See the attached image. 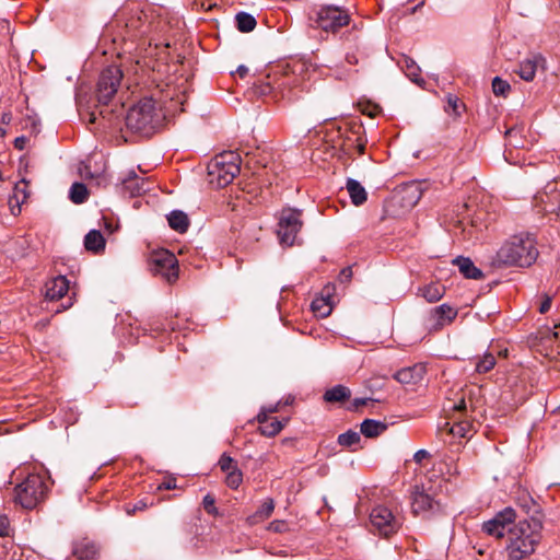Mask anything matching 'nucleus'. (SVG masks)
<instances>
[{"instance_id": "obj_1", "label": "nucleus", "mask_w": 560, "mask_h": 560, "mask_svg": "<svg viewBox=\"0 0 560 560\" xmlns=\"http://www.w3.org/2000/svg\"><path fill=\"white\" fill-rule=\"evenodd\" d=\"M542 521L540 515H533L529 518L518 521L509 530V558L510 560H522L535 551L541 539Z\"/></svg>"}, {"instance_id": "obj_60", "label": "nucleus", "mask_w": 560, "mask_h": 560, "mask_svg": "<svg viewBox=\"0 0 560 560\" xmlns=\"http://www.w3.org/2000/svg\"><path fill=\"white\" fill-rule=\"evenodd\" d=\"M71 304H72V303H71V302H69L67 305H63V306H62V311H63V310L69 308V307L71 306ZM55 312H56V313H60V312H61V310H60V308H57Z\"/></svg>"}, {"instance_id": "obj_45", "label": "nucleus", "mask_w": 560, "mask_h": 560, "mask_svg": "<svg viewBox=\"0 0 560 560\" xmlns=\"http://www.w3.org/2000/svg\"><path fill=\"white\" fill-rule=\"evenodd\" d=\"M369 401H373L371 398H354L352 401V409L358 410L360 407L365 406Z\"/></svg>"}, {"instance_id": "obj_47", "label": "nucleus", "mask_w": 560, "mask_h": 560, "mask_svg": "<svg viewBox=\"0 0 560 560\" xmlns=\"http://www.w3.org/2000/svg\"><path fill=\"white\" fill-rule=\"evenodd\" d=\"M551 307V299L549 296H546V299L540 303L539 312L541 314L547 313Z\"/></svg>"}, {"instance_id": "obj_43", "label": "nucleus", "mask_w": 560, "mask_h": 560, "mask_svg": "<svg viewBox=\"0 0 560 560\" xmlns=\"http://www.w3.org/2000/svg\"><path fill=\"white\" fill-rule=\"evenodd\" d=\"M450 433H452L453 435H458L460 438H465L466 433H467V430H466V427L463 423H457V424H454L450 429Z\"/></svg>"}, {"instance_id": "obj_58", "label": "nucleus", "mask_w": 560, "mask_h": 560, "mask_svg": "<svg viewBox=\"0 0 560 560\" xmlns=\"http://www.w3.org/2000/svg\"><path fill=\"white\" fill-rule=\"evenodd\" d=\"M357 148H358V152H359L360 154H363V153H364V151H365V143L360 141V142L357 144Z\"/></svg>"}, {"instance_id": "obj_6", "label": "nucleus", "mask_w": 560, "mask_h": 560, "mask_svg": "<svg viewBox=\"0 0 560 560\" xmlns=\"http://www.w3.org/2000/svg\"><path fill=\"white\" fill-rule=\"evenodd\" d=\"M46 494L47 486L44 478L38 474H31L15 487L14 500L22 508L31 510L44 501Z\"/></svg>"}, {"instance_id": "obj_7", "label": "nucleus", "mask_w": 560, "mask_h": 560, "mask_svg": "<svg viewBox=\"0 0 560 560\" xmlns=\"http://www.w3.org/2000/svg\"><path fill=\"white\" fill-rule=\"evenodd\" d=\"M148 267L152 275L160 276L167 283H174L178 279V260L172 252L165 248L149 254Z\"/></svg>"}, {"instance_id": "obj_16", "label": "nucleus", "mask_w": 560, "mask_h": 560, "mask_svg": "<svg viewBox=\"0 0 560 560\" xmlns=\"http://www.w3.org/2000/svg\"><path fill=\"white\" fill-rule=\"evenodd\" d=\"M124 191L130 197L139 196L150 189L148 178L140 177L135 171H130L126 178L121 180Z\"/></svg>"}, {"instance_id": "obj_21", "label": "nucleus", "mask_w": 560, "mask_h": 560, "mask_svg": "<svg viewBox=\"0 0 560 560\" xmlns=\"http://www.w3.org/2000/svg\"><path fill=\"white\" fill-rule=\"evenodd\" d=\"M346 188L350 196L351 202L354 206H361L366 201L368 192H366L365 188L358 180H355L353 178H348Z\"/></svg>"}, {"instance_id": "obj_13", "label": "nucleus", "mask_w": 560, "mask_h": 560, "mask_svg": "<svg viewBox=\"0 0 560 560\" xmlns=\"http://www.w3.org/2000/svg\"><path fill=\"white\" fill-rule=\"evenodd\" d=\"M516 513L512 508H506L499 512L492 520L485 522L482 529L490 536L501 538L505 534L506 525L514 522Z\"/></svg>"}, {"instance_id": "obj_49", "label": "nucleus", "mask_w": 560, "mask_h": 560, "mask_svg": "<svg viewBox=\"0 0 560 560\" xmlns=\"http://www.w3.org/2000/svg\"><path fill=\"white\" fill-rule=\"evenodd\" d=\"M148 506V504L144 501H139L133 505L132 511H128L129 514L135 513L136 511H142Z\"/></svg>"}, {"instance_id": "obj_11", "label": "nucleus", "mask_w": 560, "mask_h": 560, "mask_svg": "<svg viewBox=\"0 0 560 560\" xmlns=\"http://www.w3.org/2000/svg\"><path fill=\"white\" fill-rule=\"evenodd\" d=\"M370 522L372 527L384 537H389L400 527V522L393 515L388 508L383 505H378L372 510Z\"/></svg>"}, {"instance_id": "obj_59", "label": "nucleus", "mask_w": 560, "mask_h": 560, "mask_svg": "<svg viewBox=\"0 0 560 560\" xmlns=\"http://www.w3.org/2000/svg\"><path fill=\"white\" fill-rule=\"evenodd\" d=\"M96 119H97V117H96V113L95 112H92V113L89 114V122L90 124H95Z\"/></svg>"}, {"instance_id": "obj_29", "label": "nucleus", "mask_w": 560, "mask_h": 560, "mask_svg": "<svg viewBox=\"0 0 560 560\" xmlns=\"http://www.w3.org/2000/svg\"><path fill=\"white\" fill-rule=\"evenodd\" d=\"M89 197V190L86 186L83 183H73L70 191H69V198L70 200L75 203L80 205L83 203Z\"/></svg>"}, {"instance_id": "obj_24", "label": "nucleus", "mask_w": 560, "mask_h": 560, "mask_svg": "<svg viewBox=\"0 0 560 560\" xmlns=\"http://www.w3.org/2000/svg\"><path fill=\"white\" fill-rule=\"evenodd\" d=\"M72 553L78 560H92L97 556L98 549L94 542L84 540L74 545Z\"/></svg>"}, {"instance_id": "obj_26", "label": "nucleus", "mask_w": 560, "mask_h": 560, "mask_svg": "<svg viewBox=\"0 0 560 560\" xmlns=\"http://www.w3.org/2000/svg\"><path fill=\"white\" fill-rule=\"evenodd\" d=\"M167 222L170 228L178 233H185L189 226L187 214L180 210H173L167 215Z\"/></svg>"}, {"instance_id": "obj_61", "label": "nucleus", "mask_w": 560, "mask_h": 560, "mask_svg": "<svg viewBox=\"0 0 560 560\" xmlns=\"http://www.w3.org/2000/svg\"><path fill=\"white\" fill-rule=\"evenodd\" d=\"M105 229L109 230L110 232L114 231L112 223L107 221H105Z\"/></svg>"}, {"instance_id": "obj_9", "label": "nucleus", "mask_w": 560, "mask_h": 560, "mask_svg": "<svg viewBox=\"0 0 560 560\" xmlns=\"http://www.w3.org/2000/svg\"><path fill=\"white\" fill-rule=\"evenodd\" d=\"M155 116V102L152 98H142L126 114V126L133 131H143L152 126Z\"/></svg>"}, {"instance_id": "obj_41", "label": "nucleus", "mask_w": 560, "mask_h": 560, "mask_svg": "<svg viewBox=\"0 0 560 560\" xmlns=\"http://www.w3.org/2000/svg\"><path fill=\"white\" fill-rule=\"evenodd\" d=\"M12 533L10 521L5 514L0 512V536L8 537Z\"/></svg>"}, {"instance_id": "obj_27", "label": "nucleus", "mask_w": 560, "mask_h": 560, "mask_svg": "<svg viewBox=\"0 0 560 560\" xmlns=\"http://www.w3.org/2000/svg\"><path fill=\"white\" fill-rule=\"evenodd\" d=\"M351 392L343 385H336L327 389L324 394V400L327 402H342L350 398Z\"/></svg>"}, {"instance_id": "obj_46", "label": "nucleus", "mask_w": 560, "mask_h": 560, "mask_svg": "<svg viewBox=\"0 0 560 560\" xmlns=\"http://www.w3.org/2000/svg\"><path fill=\"white\" fill-rule=\"evenodd\" d=\"M430 454L425 450H419L415 453L413 459L416 463H421L424 458L429 457Z\"/></svg>"}, {"instance_id": "obj_19", "label": "nucleus", "mask_w": 560, "mask_h": 560, "mask_svg": "<svg viewBox=\"0 0 560 560\" xmlns=\"http://www.w3.org/2000/svg\"><path fill=\"white\" fill-rule=\"evenodd\" d=\"M540 199L546 203V210L556 212L560 219V191H558L557 185H547L545 191L540 195Z\"/></svg>"}, {"instance_id": "obj_50", "label": "nucleus", "mask_w": 560, "mask_h": 560, "mask_svg": "<svg viewBox=\"0 0 560 560\" xmlns=\"http://www.w3.org/2000/svg\"><path fill=\"white\" fill-rule=\"evenodd\" d=\"M269 419L270 417H268V415L265 411H260L257 415V421L260 425H264V423H266Z\"/></svg>"}, {"instance_id": "obj_62", "label": "nucleus", "mask_w": 560, "mask_h": 560, "mask_svg": "<svg viewBox=\"0 0 560 560\" xmlns=\"http://www.w3.org/2000/svg\"><path fill=\"white\" fill-rule=\"evenodd\" d=\"M378 110H380L378 107H376L375 109H371V113H369V115L371 117H374L378 113Z\"/></svg>"}, {"instance_id": "obj_12", "label": "nucleus", "mask_w": 560, "mask_h": 560, "mask_svg": "<svg viewBox=\"0 0 560 560\" xmlns=\"http://www.w3.org/2000/svg\"><path fill=\"white\" fill-rule=\"evenodd\" d=\"M412 511L415 514L428 513L430 515L444 513L445 504L432 498L428 492L418 486L412 492Z\"/></svg>"}, {"instance_id": "obj_36", "label": "nucleus", "mask_w": 560, "mask_h": 560, "mask_svg": "<svg viewBox=\"0 0 560 560\" xmlns=\"http://www.w3.org/2000/svg\"><path fill=\"white\" fill-rule=\"evenodd\" d=\"M243 482V472L240 468L226 472L225 483L231 489H237Z\"/></svg>"}, {"instance_id": "obj_51", "label": "nucleus", "mask_w": 560, "mask_h": 560, "mask_svg": "<svg viewBox=\"0 0 560 560\" xmlns=\"http://www.w3.org/2000/svg\"><path fill=\"white\" fill-rule=\"evenodd\" d=\"M456 411H465L467 409L466 401L462 398L457 404L454 405Z\"/></svg>"}, {"instance_id": "obj_54", "label": "nucleus", "mask_w": 560, "mask_h": 560, "mask_svg": "<svg viewBox=\"0 0 560 560\" xmlns=\"http://www.w3.org/2000/svg\"><path fill=\"white\" fill-rule=\"evenodd\" d=\"M529 505H533L534 508H536L535 502L530 498L528 500H526L524 504H522V508L526 511V513H528L530 510Z\"/></svg>"}, {"instance_id": "obj_56", "label": "nucleus", "mask_w": 560, "mask_h": 560, "mask_svg": "<svg viewBox=\"0 0 560 560\" xmlns=\"http://www.w3.org/2000/svg\"><path fill=\"white\" fill-rule=\"evenodd\" d=\"M12 115L10 113H3L1 117L2 124H10Z\"/></svg>"}, {"instance_id": "obj_35", "label": "nucleus", "mask_w": 560, "mask_h": 560, "mask_svg": "<svg viewBox=\"0 0 560 560\" xmlns=\"http://www.w3.org/2000/svg\"><path fill=\"white\" fill-rule=\"evenodd\" d=\"M360 440V433L352 430H348L338 436V443L345 447H351L355 444H359Z\"/></svg>"}, {"instance_id": "obj_15", "label": "nucleus", "mask_w": 560, "mask_h": 560, "mask_svg": "<svg viewBox=\"0 0 560 560\" xmlns=\"http://www.w3.org/2000/svg\"><path fill=\"white\" fill-rule=\"evenodd\" d=\"M538 68H546V59L540 54H534L518 65L516 72L525 81H533Z\"/></svg>"}, {"instance_id": "obj_10", "label": "nucleus", "mask_w": 560, "mask_h": 560, "mask_svg": "<svg viewBox=\"0 0 560 560\" xmlns=\"http://www.w3.org/2000/svg\"><path fill=\"white\" fill-rule=\"evenodd\" d=\"M122 80V71L118 66L105 68L98 78L96 98L98 104L107 105L116 95Z\"/></svg>"}, {"instance_id": "obj_33", "label": "nucleus", "mask_w": 560, "mask_h": 560, "mask_svg": "<svg viewBox=\"0 0 560 560\" xmlns=\"http://www.w3.org/2000/svg\"><path fill=\"white\" fill-rule=\"evenodd\" d=\"M283 428V423L279 421L277 418H270L264 425L259 427V431L265 436H275L277 435Z\"/></svg>"}, {"instance_id": "obj_14", "label": "nucleus", "mask_w": 560, "mask_h": 560, "mask_svg": "<svg viewBox=\"0 0 560 560\" xmlns=\"http://www.w3.org/2000/svg\"><path fill=\"white\" fill-rule=\"evenodd\" d=\"M457 308L448 305L441 304L431 311V318L434 320L431 329L438 331L447 325H451L457 317Z\"/></svg>"}, {"instance_id": "obj_55", "label": "nucleus", "mask_w": 560, "mask_h": 560, "mask_svg": "<svg viewBox=\"0 0 560 560\" xmlns=\"http://www.w3.org/2000/svg\"><path fill=\"white\" fill-rule=\"evenodd\" d=\"M346 60L350 65H357L358 63V58L353 54H347Z\"/></svg>"}, {"instance_id": "obj_5", "label": "nucleus", "mask_w": 560, "mask_h": 560, "mask_svg": "<svg viewBox=\"0 0 560 560\" xmlns=\"http://www.w3.org/2000/svg\"><path fill=\"white\" fill-rule=\"evenodd\" d=\"M311 25L325 32L336 33L350 22V15L341 7L326 4L311 10L308 13Z\"/></svg>"}, {"instance_id": "obj_25", "label": "nucleus", "mask_w": 560, "mask_h": 560, "mask_svg": "<svg viewBox=\"0 0 560 560\" xmlns=\"http://www.w3.org/2000/svg\"><path fill=\"white\" fill-rule=\"evenodd\" d=\"M275 510V502L271 498H267L262 501L261 505L257 511L247 517V522L250 525H255L270 517Z\"/></svg>"}, {"instance_id": "obj_30", "label": "nucleus", "mask_w": 560, "mask_h": 560, "mask_svg": "<svg viewBox=\"0 0 560 560\" xmlns=\"http://www.w3.org/2000/svg\"><path fill=\"white\" fill-rule=\"evenodd\" d=\"M312 311L319 317H327L332 306L329 298H317L311 304Z\"/></svg>"}, {"instance_id": "obj_38", "label": "nucleus", "mask_w": 560, "mask_h": 560, "mask_svg": "<svg viewBox=\"0 0 560 560\" xmlns=\"http://www.w3.org/2000/svg\"><path fill=\"white\" fill-rule=\"evenodd\" d=\"M218 465H219L220 469L225 474L238 468L237 463L234 460V458H232L226 453H223L221 455V457L219 458Z\"/></svg>"}, {"instance_id": "obj_18", "label": "nucleus", "mask_w": 560, "mask_h": 560, "mask_svg": "<svg viewBox=\"0 0 560 560\" xmlns=\"http://www.w3.org/2000/svg\"><path fill=\"white\" fill-rule=\"evenodd\" d=\"M69 290V281L65 276H58L46 283V299L57 301L62 299Z\"/></svg>"}, {"instance_id": "obj_52", "label": "nucleus", "mask_w": 560, "mask_h": 560, "mask_svg": "<svg viewBox=\"0 0 560 560\" xmlns=\"http://www.w3.org/2000/svg\"><path fill=\"white\" fill-rule=\"evenodd\" d=\"M175 487H176L175 480H168V481L163 482L160 486V489L171 490V489H174Z\"/></svg>"}, {"instance_id": "obj_64", "label": "nucleus", "mask_w": 560, "mask_h": 560, "mask_svg": "<svg viewBox=\"0 0 560 560\" xmlns=\"http://www.w3.org/2000/svg\"><path fill=\"white\" fill-rule=\"evenodd\" d=\"M553 336H555L556 339H558L559 338V331H555Z\"/></svg>"}, {"instance_id": "obj_48", "label": "nucleus", "mask_w": 560, "mask_h": 560, "mask_svg": "<svg viewBox=\"0 0 560 560\" xmlns=\"http://www.w3.org/2000/svg\"><path fill=\"white\" fill-rule=\"evenodd\" d=\"M27 139L22 136V137H18L15 138L14 140V147L18 149V150H23L25 148V143H26Z\"/></svg>"}, {"instance_id": "obj_40", "label": "nucleus", "mask_w": 560, "mask_h": 560, "mask_svg": "<svg viewBox=\"0 0 560 560\" xmlns=\"http://www.w3.org/2000/svg\"><path fill=\"white\" fill-rule=\"evenodd\" d=\"M407 75L415 82H418L420 69L413 60L406 59Z\"/></svg>"}, {"instance_id": "obj_3", "label": "nucleus", "mask_w": 560, "mask_h": 560, "mask_svg": "<svg viewBox=\"0 0 560 560\" xmlns=\"http://www.w3.org/2000/svg\"><path fill=\"white\" fill-rule=\"evenodd\" d=\"M299 79L288 71L273 70L266 77L254 83L255 91L261 96H269L273 102L288 100L290 102L298 98L293 89L298 86Z\"/></svg>"}, {"instance_id": "obj_53", "label": "nucleus", "mask_w": 560, "mask_h": 560, "mask_svg": "<svg viewBox=\"0 0 560 560\" xmlns=\"http://www.w3.org/2000/svg\"><path fill=\"white\" fill-rule=\"evenodd\" d=\"M236 73L241 77V78H244L247 75L248 73V68L246 66H240L236 70Z\"/></svg>"}, {"instance_id": "obj_37", "label": "nucleus", "mask_w": 560, "mask_h": 560, "mask_svg": "<svg viewBox=\"0 0 560 560\" xmlns=\"http://www.w3.org/2000/svg\"><path fill=\"white\" fill-rule=\"evenodd\" d=\"M511 90L509 82L502 80L500 77H495L492 80V91L497 96H505L506 93Z\"/></svg>"}, {"instance_id": "obj_32", "label": "nucleus", "mask_w": 560, "mask_h": 560, "mask_svg": "<svg viewBox=\"0 0 560 560\" xmlns=\"http://www.w3.org/2000/svg\"><path fill=\"white\" fill-rule=\"evenodd\" d=\"M497 364L494 355L490 352H486L481 358L476 361L475 371L479 374L488 373Z\"/></svg>"}, {"instance_id": "obj_22", "label": "nucleus", "mask_w": 560, "mask_h": 560, "mask_svg": "<svg viewBox=\"0 0 560 560\" xmlns=\"http://www.w3.org/2000/svg\"><path fill=\"white\" fill-rule=\"evenodd\" d=\"M388 425L385 422L365 419L360 427L361 433L368 439H375L387 430Z\"/></svg>"}, {"instance_id": "obj_28", "label": "nucleus", "mask_w": 560, "mask_h": 560, "mask_svg": "<svg viewBox=\"0 0 560 560\" xmlns=\"http://www.w3.org/2000/svg\"><path fill=\"white\" fill-rule=\"evenodd\" d=\"M419 292L429 303H434L443 298L445 288L440 283H430L420 288Z\"/></svg>"}, {"instance_id": "obj_42", "label": "nucleus", "mask_w": 560, "mask_h": 560, "mask_svg": "<svg viewBox=\"0 0 560 560\" xmlns=\"http://www.w3.org/2000/svg\"><path fill=\"white\" fill-rule=\"evenodd\" d=\"M289 528L288 523L285 521L276 520L269 523L268 529L273 533H284Z\"/></svg>"}, {"instance_id": "obj_57", "label": "nucleus", "mask_w": 560, "mask_h": 560, "mask_svg": "<svg viewBox=\"0 0 560 560\" xmlns=\"http://www.w3.org/2000/svg\"><path fill=\"white\" fill-rule=\"evenodd\" d=\"M138 22H139V19H138V20H133V19H131V20L126 24V26H127L128 28H136V27H137V23H138Z\"/></svg>"}, {"instance_id": "obj_63", "label": "nucleus", "mask_w": 560, "mask_h": 560, "mask_svg": "<svg viewBox=\"0 0 560 560\" xmlns=\"http://www.w3.org/2000/svg\"><path fill=\"white\" fill-rule=\"evenodd\" d=\"M378 110H380L378 107H376L375 109H371V113H369V115L371 117H374L378 113Z\"/></svg>"}, {"instance_id": "obj_4", "label": "nucleus", "mask_w": 560, "mask_h": 560, "mask_svg": "<svg viewBox=\"0 0 560 560\" xmlns=\"http://www.w3.org/2000/svg\"><path fill=\"white\" fill-rule=\"evenodd\" d=\"M241 171V156L228 151L218 154L208 165L210 183L220 188L228 186Z\"/></svg>"}, {"instance_id": "obj_39", "label": "nucleus", "mask_w": 560, "mask_h": 560, "mask_svg": "<svg viewBox=\"0 0 560 560\" xmlns=\"http://www.w3.org/2000/svg\"><path fill=\"white\" fill-rule=\"evenodd\" d=\"M202 505L208 514L213 516L219 514L218 509L215 508V499L212 494L208 493L203 497Z\"/></svg>"}, {"instance_id": "obj_20", "label": "nucleus", "mask_w": 560, "mask_h": 560, "mask_svg": "<svg viewBox=\"0 0 560 560\" xmlns=\"http://www.w3.org/2000/svg\"><path fill=\"white\" fill-rule=\"evenodd\" d=\"M453 264L458 267L460 273L467 279L479 280L483 278L482 271L468 257L459 256L453 260Z\"/></svg>"}, {"instance_id": "obj_31", "label": "nucleus", "mask_w": 560, "mask_h": 560, "mask_svg": "<svg viewBox=\"0 0 560 560\" xmlns=\"http://www.w3.org/2000/svg\"><path fill=\"white\" fill-rule=\"evenodd\" d=\"M237 30L243 33L252 32L256 26L255 18L246 12H240L235 16Z\"/></svg>"}, {"instance_id": "obj_2", "label": "nucleus", "mask_w": 560, "mask_h": 560, "mask_svg": "<svg viewBox=\"0 0 560 560\" xmlns=\"http://www.w3.org/2000/svg\"><path fill=\"white\" fill-rule=\"evenodd\" d=\"M538 257L534 235L521 233L511 236L497 252L495 264L503 267H529Z\"/></svg>"}, {"instance_id": "obj_8", "label": "nucleus", "mask_w": 560, "mask_h": 560, "mask_svg": "<svg viewBox=\"0 0 560 560\" xmlns=\"http://www.w3.org/2000/svg\"><path fill=\"white\" fill-rule=\"evenodd\" d=\"M302 211L292 208L282 209L278 218L277 234L280 243L292 246L303 226Z\"/></svg>"}, {"instance_id": "obj_17", "label": "nucleus", "mask_w": 560, "mask_h": 560, "mask_svg": "<svg viewBox=\"0 0 560 560\" xmlns=\"http://www.w3.org/2000/svg\"><path fill=\"white\" fill-rule=\"evenodd\" d=\"M427 368L422 363H417L412 366H407L398 370L394 374V378L401 384H417L422 381Z\"/></svg>"}, {"instance_id": "obj_34", "label": "nucleus", "mask_w": 560, "mask_h": 560, "mask_svg": "<svg viewBox=\"0 0 560 560\" xmlns=\"http://www.w3.org/2000/svg\"><path fill=\"white\" fill-rule=\"evenodd\" d=\"M465 109V104L453 94L446 95V106L445 110L447 113H452L454 116L458 117L460 116L462 112Z\"/></svg>"}, {"instance_id": "obj_44", "label": "nucleus", "mask_w": 560, "mask_h": 560, "mask_svg": "<svg viewBox=\"0 0 560 560\" xmlns=\"http://www.w3.org/2000/svg\"><path fill=\"white\" fill-rule=\"evenodd\" d=\"M351 278H352V268L351 267L343 268L339 273V280L341 282H348L351 280Z\"/></svg>"}, {"instance_id": "obj_23", "label": "nucleus", "mask_w": 560, "mask_h": 560, "mask_svg": "<svg viewBox=\"0 0 560 560\" xmlns=\"http://www.w3.org/2000/svg\"><path fill=\"white\" fill-rule=\"evenodd\" d=\"M105 238L98 230H91L84 237V247L88 252L100 254L105 249Z\"/></svg>"}]
</instances>
